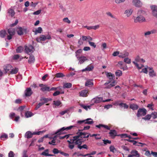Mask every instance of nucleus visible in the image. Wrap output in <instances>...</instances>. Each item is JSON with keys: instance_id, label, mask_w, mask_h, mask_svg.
<instances>
[{"instance_id": "f257e3e1", "label": "nucleus", "mask_w": 157, "mask_h": 157, "mask_svg": "<svg viewBox=\"0 0 157 157\" xmlns=\"http://www.w3.org/2000/svg\"><path fill=\"white\" fill-rule=\"evenodd\" d=\"M15 30L13 28H11L8 29L7 33L3 30L0 31V36L2 38H4L6 35H7V39L10 40L12 38V36L15 34Z\"/></svg>"}, {"instance_id": "c85d7f7f", "label": "nucleus", "mask_w": 157, "mask_h": 157, "mask_svg": "<svg viewBox=\"0 0 157 157\" xmlns=\"http://www.w3.org/2000/svg\"><path fill=\"white\" fill-rule=\"evenodd\" d=\"M85 124H91L94 123V121H93L92 119L90 118H87L85 120Z\"/></svg>"}, {"instance_id": "864d4df0", "label": "nucleus", "mask_w": 157, "mask_h": 157, "mask_svg": "<svg viewBox=\"0 0 157 157\" xmlns=\"http://www.w3.org/2000/svg\"><path fill=\"white\" fill-rule=\"evenodd\" d=\"M80 106L86 110H88V108H89V109H90V106L85 105L83 104L81 105Z\"/></svg>"}, {"instance_id": "680f3d73", "label": "nucleus", "mask_w": 157, "mask_h": 157, "mask_svg": "<svg viewBox=\"0 0 157 157\" xmlns=\"http://www.w3.org/2000/svg\"><path fill=\"white\" fill-rule=\"evenodd\" d=\"M102 141L103 142V143L105 145L107 144H110L111 143V141L110 140H103Z\"/></svg>"}, {"instance_id": "13d9d810", "label": "nucleus", "mask_w": 157, "mask_h": 157, "mask_svg": "<svg viewBox=\"0 0 157 157\" xmlns=\"http://www.w3.org/2000/svg\"><path fill=\"white\" fill-rule=\"evenodd\" d=\"M143 72L145 74H147L148 72L147 67L143 68L142 71H140V73Z\"/></svg>"}, {"instance_id": "7c9ffc66", "label": "nucleus", "mask_w": 157, "mask_h": 157, "mask_svg": "<svg viewBox=\"0 0 157 157\" xmlns=\"http://www.w3.org/2000/svg\"><path fill=\"white\" fill-rule=\"evenodd\" d=\"M0 138L2 140H4L8 138V136L7 134L3 133L1 136Z\"/></svg>"}, {"instance_id": "7ed1b4c3", "label": "nucleus", "mask_w": 157, "mask_h": 157, "mask_svg": "<svg viewBox=\"0 0 157 157\" xmlns=\"http://www.w3.org/2000/svg\"><path fill=\"white\" fill-rule=\"evenodd\" d=\"M75 144L77 145V147L78 148L80 149H81L82 148H84L86 149H88V147L87 145L86 144H84L83 145L81 146V144L83 142L82 140H75Z\"/></svg>"}, {"instance_id": "0eeeda50", "label": "nucleus", "mask_w": 157, "mask_h": 157, "mask_svg": "<svg viewBox=\"0 0 157 157\" xmlns=\"http://www.w3.org/2000/svg\"><path fill=\"white\" fill-rule=\"evenodd\" d=\"M147 113V110L144 108L139 109L137 111V116L139 117L141 116H144Z\"/></svg>"}, {"instance_id": "8fccbe9b", "label": "nucleus", "mask_w": 157, "mask_h": 157, "mask_svg": "<svg viewBox=\"0 0 157 157\" xmlns=\"http://www.w3.org/2000/svg\"><path fill=\"white\" fill-rule=\"evenodd\" d=\"M132 63L135 65L138 69H141L143 67H144L143 65H142L141 67H140L138 64L135 61H133Z\"/></svg>"}, {"instance_id": "338daca9", "label": "nucleus", "mask_w": 157, "mask_h": 157, "mask_svg": "<svg viewBox=\"0 0 157 157\" xmlns=\"http://www.w3.org/2000/svg\"><path fill=\"white\" fill-rule=\"evenodd\" d=\"M27 151L26 150H24L23 152V157H25L26 156L28 157L27 155Z\"/></svg>"}, {"instance_id": "6e6d98bb", "label": "nucleus", "mask_w": 157, "mask_h": 157, "mask_svg": "<svg viewBox=\"0 0 157 157\" xmlns=\"http://www.w3.org/2000/svg\"><path fill=\"white\" fill-rule=\"evenodd\" d=\"M44 105V103L43 102H41L39 103L35 107V109L37 110L41 106Z\"/></svg>"}, {"instance_id": "58836bf2", "label": "nucleus", "mask_w": 157, "mask_h": 157, "mask_svg": "<svg viewBox=\"0 0 157 157\" xmlns=\"http://www.w3.org/2000/svg\"><path fill=\"white\" fill-rule=\"evenodd\" d=\"M40 100L41 102H43L44 104L45 103H47L49 101V99L47 98H42L40 99Z\"/></svg>"}, {"instance_id": "423d86ee", "label": "nucleus", "mask_w": 157, "mask_h": 157, "mask_svg": "<svg viewBox=\"0 0 157 157\" xmlns=\"http://www.w3.org/2000/svg\"><path fill=\"white\" fill-rule=\"evenodd\" d=\"M75 127V126H70L69 127H67L65 128L64 127H63L60 129L58 130L55 133V134H56V135H59L63 133V131L65 130H68L71 129L72 128Z\"/></svg>"}, {"instance_id": "e433bc0d", "label": "nucleus", "mask_w": 157, "mask_h": 157, "mask_svg": "<svg viewBox=\"0 0 157 157\" xmlns=\"http://www.w3.org/2000/svg\"><path fill=\"white\" fill-rule=\"evenodd\" d=\"M42 31V29L40 27H39L37 28V29H36L35 31H33V32H35V34H36L37 33H41Z\"/></svg>"}, {"instance_id": "a19ab883", "label": "nucleus", "mask_w": 157, "mask_h": 157, "mask_svg": "<svg viewBox=\"0 0 157 157\" xmlns=\"http://www.w3.org/2000/svg\"><path fill=\"white\" fill-rule=\"evenodd\" d=\"M122 72L120 70H117L115 72V75L117 77H119L122 75Z\"/></svg>"}, {"instance_id": "052dcab7", "label": "nucleus", "mask_w": 157, "mask_h": 157, "mask_svg": "<svg viewBox=\"0 0 157 157\" xmlns=\"http://www.w3.org/2000/svg\"><path fill=\"white\" fill-rule=\"evenodd\" d=\"M109 149L110 151L113 153L115 151H116L115 148L113 146H111L109 147Z\"/></svg>"}, {"instance_id": "393cba45", "label": "nucleus", "mask_w": 157, "mask_h": 157, "mask_svg": "<svg viewBox=\"0 0 157 157\" xmlns=\"http://www.w3.org/2000/svg\"><path fill=\"white\" fill-rule=\"evenodd\" d=\"M43 92L45 91H50V87L47 86L45 85H44L40 89Z\"/></svg>"}, {"instance_id": "9b49d317", "label": "nucleus", "mask_w": 157, "mask_h": 157, "mask_svg": "<svg viewBox=\"0 0 157 157\" xmlns=\"http://www.w3.org/2000/svg\"><path fill=\"white\" fill-rule=\"evenodd\" d=\"M140 155L137 151L136 150H132L129 155L128 157H140Z\"/></svg>"}, {"instance_id": "9d476101", "label": "nucleus", "mask_w": 157, "mask_h": 157, "mask_svg": "<svg viewBox=\"0 0 157 157\" xmlns=\"http://www.w3.org/2000/svg\"><path fill=\"white\" fill-rule=\"evenodd\" d=\"M74 136L73 137V139H70V140H68L67 142L68 143L69 147L71 149H73L75 147V145L74 144H75V140H74Z\"/></svg>"}, {"instance_id": "4be33fe9", "label": "nucleus", "mask_w": 157, "mask_h": 157, "mask_svg": "<svg viewBox=\"0 0 157 157\" xmlns=\"http://www.w3.org/2000/svg\"><path fill=\"white\" fill-rule=\"evenodd\" d=\"M135 61L136 63L137 62L140 63H144L145 62V61L143 59L141 58L139 56H137L135 58Z\"/></svg>"}, {"instance_id": "bb28decb", "label": "nucleus", "mask_w": 157, "mask_h": 157, "mask_svg": "<svg viewBox=\"0 0 157 157\" xmlns=\"http://www.w3.org/2000/svg\"><path fill=\"white\" fill-rule=\"evenodd\" d=\"M48 150L46 149L41 154V155H44L45 156H54V155L50 154L48 153Z\"/></svg>"}, {"instance_id": "ddd939ff", "label": "nucleus", "mask_w": 157, "mask_h": 157, "mask_svg": "<svg viewBox=\"0 0 157 157\" xmlns=\"http://www.w3.org/2000/svg\"><path fill=\"white\" fill-rule=\"evenodd\" d=\"M151 8L152 10V15L155 17L157 16V6L153 5L151 6Z\"/></svg>"}, {"instance_id": "72a5a7b5", "label": "nucleus", "mask_w": 157, "mask_h": 157, "mask_svg": "<svg viewBox=\"0 0 157 157\" xmlns=\"http://www.w3.org/2000/svg\"><path fill=\"white\" fill-rule=\"evenodd\" d=\"M149 75L151 77H153L156 76V73L153 70H152L149 72Z\"/></svg>"}, {"instance_id": "a18cd8bd", "label": "nucleus", "mask_w": 157, "mask_h": 157, "mask_svg": "<svg viewBox=\"0 0 157 157\" xmlns=\"http://www.w3.org/2000/svg\"><path fill=\"white\" fill-rule=\"evenodd\" d=\"M56 137V136H55L54 138H53V140L51 142H48V144H52L53 145H56L55 143H56V139H55V138Z\"/></svg>"}, {"instance_id": "f704fd0d", "label": "nucleus", "mask_w": 157, "mask_h": 157, "mask_svg": "<svg viewBox=\"0 0 157 157\" xmlns=\"http://www.w3.org/2000/svg\"><path fill=\"white\" fill-rule=\"evenodd\" d=\"M72 86V84L70 83H66L64 84L63 85V87L64 88H70Z\"/></svg>"}, {"instance_id": "49530a36", "label": "nucleus", "mask_w": 157, "mask_h": 157, "mask_svg": "<svg viewBox=\"0 0 157 157\" xmlns=\"http://www.w3.org/2000/svg\"><path fill=\"white\" fill-rule=\"evenodd\" d=\"M52 152L55 154H56L58 153H60V152H61V151H60V150H59L57 148H55L53 149Z\"/></svg>"}, {"instance_id": "6ab92c4d", "label": "nucleus", "mask_w": 157, "mask_h": 157, "mask_svg": "<svg viewBox=\"0 0 157 157\" xmlns=\"http://www.w3.org/2000/svg\"><path fill=\"white\" fill-rule=\"evenodd\" d=\"M88 91L87 90H84L79 92V95L80 96L82 97H86L87 96Z\"/></svg>"}, {"instance_id": "a211bd4d", "label": "nucleus", "mask_w": 157, "mask_h": 157, "mask_svg": "<svg viewBox=\"0 0 157 157\" xmlns=\"http://www.w3.org/2000/svg\"><path fill=\"white\" fill-rule=\"evenodd\" d=\"M46 40V36L44 35H41L40 37H37L36 40L37 42H40L42 41H44Z\"/></svg>"}, {"instance_id": "6e6552de", "label": "nucleus", "mask_w": 157, "mask_h": 157, "mask_svg": "<svg viewBox=\"0 0 157 157\" xmlns=\"http://www.w3.org/2000/svg\"><path fill=\"white\" fill-rule=\"evenodd\" d=\"M106 75L107 77L109 79V81L105 82L104 84L105 86H106L110 83L113 80V78L115 77L114 75L110 72H107Z\"/></svg>"}, {"instance_id": "c9c22d12", "label": "nucleus", "mask_w": 157, "mask_h": 157, "mask_svg": "<svg viewBox=\"0 0 157 157\" xmlns=\"http://www.w3.org/2000/svg\"><path fill=\"white\" fill-rule=\"evenodd\" d=\"M8 13L10 15H11L12 17H13L15 14V12L12 9H9L8 10Z\"/></svg>"}, {"instance_id": "e2e57ef3", "label": "nucleus", "mask_w": 157, "mask_h": 157, "mask_svg": "<svg viewBox=\"0 0 157 157\" xmlns=\"http://www.w3.org/2000/svg\"><path fill=\"white\" fill-rule=\"evenodd\" d=\"M90 126H84L83 129H78V131H82L83 130H88L90 129Z\"/></svg>"}, {"instance_id": "f03ea898", "label": "nucleus", "mask_w": 157, "mask_h": 157, "mask_svg": "<svg viewBox=\"0 0 157 157\" xmlns=\"http://www.w3.org/2000/svg\"><path fill=\"white\" fill-rule=\"evenodd\" d=\"M146 14L145 12L142 10H138L137 14L138 16L134 18V22L135 23L141 22L145 21V19L144 17Z\"/></svg>"}, {"instance_id": "603ef678", "label": "nucleus", "mask_w": 157, "mask_h": 157, "mask_svg": "<svg viewBox=\"0 0 157 157\" xmlns=\"http://www.w3.org/2000/svg\"><path fill=\"white\" fill-rule=\"evenodd\" d=\"M77 155L78 156H83V157H85L86 156L88 155H89V154H87L86 155H83L81 153H77L76 152H75L74 154V155Z\"/></svg>"}, {"instance_id": "bf43d9fd", "label": "nucleus", "mask_w": 157, "mask_h": 157, "mask_svg": "<svg viewBox=\"0 0 157 157\" xmlns=\"http://www.w3.org/2000/svg\"><path fill=\"white\" fill-rule=\"evenodd\" d=\"M117 136H120L122 138H125L127 137L128 135L127 134H122L118 135Z\"/></svg>"}, {"instance_id": "2f4dec72", "label": "nucleus", "mask_w": 157, "mask_h": 157, "mask_svg": "<svg viewBox=\"0 0 157 157\" xmlns=\"http://www.w3.org/2000/svg\"><path fill=\"white\" fill-rule=\"evenodd\" d=\"M18 69L17 68H15L14 69H12L9 72V73L11 74H16L17 73Z\"/></svg>"}, {"instance_id": "dca6fc26", "label": "nucleus", "mask_w": 157, "mask_h": 157, "mask_svg": "<svg viewBox=\"0 0 157 157\" xmlns=\"http://www.w3.org/2000/svg\"><path fill=\"white\" fill-rule=\"evenodd\" d=\"M110 136L112 139H114L115 136H117V133L116 131L115 130H111L109 132Z\"/></svg>"}, {"instance_id": "cd10ccee", "label": "nucleus", "mask_w": 157, "mask_h": 157, "mask_svg": "<svg viewBox=\"0 0 157 157\" xmlns=\"http://www.w3.org/2000/svg\"><path fill=\"white\" fill-rule=\"evenodd\" d=\"M94 67L93 66L91 65L90 66H88L86 68L83 69L82 70V72L86 71H91L94 69Z\"/></svg>"}, {"instance_id": "79ce46f5", "label": "nucleus", "mask_w": 157, "mask_h": 157, "mask_svg": "<svg viewBox=\"0 0 157 157\" xmlns=\"http://www.w3.org/2000/svg\"><path fill=\"white\" fill-rule=\"evenodd\" d=\"M23 47L21 46H20L17 48L16 50V51L17 53H21L23 51Z\"/></svg>"}, {"instance_id": "5fc2aeb1", "label": "nucleus", "mask_w": 157, "mask_h": 157, "mask_svg": "<svg viewBox=\"0 0 157 157\" xmlns=\"http://www.w3.org/2000/svg\"><path fill=\"white\" fill-rule=\"evenodd\" d=\"M151 118V115L148 114L145 117H143V119L145 120H149Z\"/></svg>"}, {"instance_id": "412c9836", "label": "nucleus", "mask_w": 157, "mask_h": 157, "mask_svg": "<svg viewBox=\"0 0 157 157\" xmlns=\"http://www.w3.org/2000/svg\"><path fill=\"white\" fill-rule=\"evenodd\" d=\"M35 59L34 56L32 55L30 56L29 59L28 60V62L29 64L33 63H34Z\"/></svg>"}, {"instance_id": "3c124183", "label": "nucleus", "mask_w": 157, "mask_h": 157, "mask_svg": "<svg viewBox=\"0 0 157 157\" xmlns=\"http://www.w3.org/2000/svg\"><path fill=\"white\" fill-rule=\"evenodd\" d=\"M106 15L109 16L113 18L116 19L115 17L111 13V12H108L106 13Z\"/></svg>"}, {"instance_id": "1a4fd4ad", "label": "nucleus", "mask_w": 157, "mask_h": 157, "mask_svg": "<svg viewBox=\"0 0 157 157\" xmlns=\"http://www.w3.org/2000/svg\"><path fill=\"white\" fill-rule=\"evenodd\" d=\"M27 29L26 28H22L20 27L17 28V34L19 35H22L24 33H27Z\"/></svg>"}, {"instance_id": "4d7b16f0", "label": "nucleus", "mask_w": 157, "mask_h": 157, "mask_svg": "<svg viewBox=\"0 0 157 157\" xmlns=\"http://www.w3.org/2000/svg\"><path fill=\"white\" fill-rule=\"evenodd\" d=\"M63 21L65 22L68 24H70L71 22V21L68 19L67 17H65L63 19Z\"/></svg>"}, {"instance_id": "69168bd1", "label": "nucleus", "mask_w": 157, "mask_h": 157, "mask_svg": "<svg viewBox=\"0 0 157 157\" xmlns=\"http://www.w3.org/2000/svg\"><path fill=\"white\" fill-rule=\"evenodd\" d=\"M15 155L13 152L12 151H10L8 154L9 157H14Z\"/></svg>"}, {"instance_id": "473e14b6", "label": "nucleus", "mask_w": 157, "mask_h": 157, "mask_svg": "<svg viewBox=\"0 0 157 157\" xmlns=\"http://www.w3.org/2000/svg\"><path fill=\"white\" fill-rule=\"evenodd\" d=\"M95 102L98 103L102 101V98L101 97H98L94 99Z\"/></svg>"}, {"instance_id": "0e129e2a", "label": "nucleus", "mask_w": 157, "mask_h": 157, "mask_svg": "<svg viewBox=\"0 0 157 157\" xmlns=\"http://www.w3.org/2000/svg\"><path fill=\"white\" fill-rule=\"evenodd\" d=\"M89 44L90 46H92L94 48H95L96 47V45L94 42H93L91 41H89Z\"/></svg>"}, {"instance_id": "09e8293b", "label": "nucleus", "mask_w": 157, "mask_h": 157, "mask_svg": "<svg viewBox=\"0 0 157 157\" xmlns=\"http://www.w3.org/2000/svg\"><path fill=\"white\" fill-rule=\"evenodd\" d=\"M32 115V113L29 111H27L25 113V116L26 117H31Z\"/></svg>"}, {"instance_id": "39448f33", "label": "nucleus", "mask_w": 157, "mask_h": 157, "mask_svg": "<svg viewBox=\"0 0 157 157\" xmlns=\"http://www.w3.org/2000/svg\"><path fill=\"white\" fill-rule=\"evenodd\" d=\"M44 132L42 131H39L37 132H33L32 133L30 131H27L26 132L25 134V136L27 139H29L32 138L33 135H39L41 133H42Z\"/></svg>"}, {"instance_id": "f8f14e48", "label": "nucleus", "mask_w": 157, "mask_h": 157, "mask_svg": "<svg viewBox=\"0 0 157 157\" xmlns=\"http://www.w3.org/2000/svg\"><path fill=\"white\" fill-rule=\"evenodd\" d=\"M33 47L31 45L28 46H25V52L27 54H29V53H31L33 52Z\"/></svg>"}, {"instance_id": "f3484780", "label": "nucleus", "mask_w": 157, "mask_h": 157, "mask_svg": "<svg viewBox=\"0 0 157 157\" xmlns=\"http://www.w3.org/2000/svg\"><path fill=\"white\" fill-rule=\"evenodd\" d=\"M77 58L79 61L78 63L81 64L84 62L85 61L87 60L86 57L84 56H81L78 57Z\"/></svg>"}, {"instance_id": "c756f323", "label": "nucleus", "mask_w": 157, "mask_h": 157, "mask_svg": "<svg viewBox=\"0 0 157 157\" xmlns=\"http://www.w3.org/2000/svg\"><path fill=\"white\" fill-rule=\"evenodd\" d=\"M129 107L130 109H132L133 110H136L139 107L138 106L135 104H131L129 106Z\"/></svg>"}, {"instance_id": "a878e982", "label": "nucleus", "mask_w": 157, "mask_h": 157, "mask_svg": "<svg viewBox=\"0 0 157 157\" xmlns=\"http://www.w3.org/2000/svg\"><path fill=\"white\" fill-rule=\"evenodd\" d=\"M115 85V81L114 80H113V82L109 85H106L105 88L106 89H109L112 87L114 86Z\"/></svg>"}, {"instance_id": "ea45409f", "label": "nucleus", "mask_w": 157, "mask_h": 157, "mask_svg": "<svg viewBox=\"0 0 157 157\" xmlns=\"http://www.w3.org/2000/svg\"><path fill=\"white\" fill-rule=\"evenodd\" d=\"M93 85V83L90 80L87 81L85 83V86H88L89 87L92 85Z\"/></svg>"}, {"instance_id": "2eb2a0df", "label": "nucleus", "mask_w": 157, "mask_h": 157, "mask_svg": "<svg viewBox=\"0 0 157 157\" xmlns=\"http://www.w3.org/2000/svg\"><path fill=\"white\" fill-rule=\"evenodd\" d=\"M132 2L133 4L137 7H140L142 4V2L139 0H133Z\"/></svg>"}, {"instance_id": "4c0bfd02", "label": "nucleus", "mask_w": 157, "mask_h": 157, "mask_svg": "<svg viewBox=\"0 0 157 157\" xmlns=\"http://www.w3.org/2000/svg\"><path fill=\"white\" fill-rule=\"evenodd\" d=\"M55 76L57 78H62L65 76V75L62 73H59L56 74Z\"/></svg>"}, {"instance_id": "c03bdc74", "label": "nucleus", "mask_w": 157, "mask_h": 157, "mask_svg": "<svg viewBox=\"0 0 157 157\" xmlns=\"http://www.w3.org/2000/svg\"><path fill=\"white\" fill-rule=\"evenodd\" d=\"M124 62L128 64H130L131 63V60L128 58H124Z\"/></svg>"}, {"instance_id": "774afa93", "label": "nucleus", "mask_w": 157, "mask_h": 157, "mask_svg": "<svg viewBox=\"0 0 157 157\" xmlns=\"http://www.w3.org/2000/svg\"><path fill=\"white\" fill-rule=\"evenodd\" d=\"M60 94V91H56L53 94V95L54 96H55L59 95Z\"/></svg>"}, {"instance_id": "37998d69", "label": "nucleus", "mask_w": 157, "mask_h": 157, "mask_svg": "<svg viewBox=\"0 0 157 157\" xmlns=\"http://www.w3.org/2000/svg\"><path fill=\"white\" fill-rule=\"evenodd\" d=\"M54 104L56 106H59L61 104V102L59 100L53 101Z\"/></svg>"}, {"instance_id": "de8ad7c7", "label": "nucleus", "mask_w": 157, "mask_h": 157, "mask_svg": "<svg viewBox=\"0 0 157 157\" xmlns=\"http://www.w3.org/2000/svg\"><path fill=\"white\" fill-rule=\"evenodd\" d=\"M151 117H152L153 119L156 118H157V113L155 112L152 113L151 114Z\"/></svg>"}, {"instance_id": "5701e85b", "label": "nucleus", "mask_w": 157, "mask_h": 157, "mask_svg": "<svg viewBox=\"0 0 157 157\" xmlns=\"http://www.w3.org/2000/svg\"><path fill=\"white\" fill-rule=\"evenodd\" d=\"M96 127L98 128H100L101 127H103L107 130H110V128L107 125H103L102 124H100L99 125H96Z\"/></svg>"}, {"instance_id": "aec40b11", "label": "nucleus", "mask_w": 157, "mask_h": 157, "mask_svg": "<svg viewBox=\"0 0 157 157\" xmlns=\"http://www.w3.org/2000/svg\"><path fill=\"white\" fill-rule=\"evenodd\" d=\"M12 66L10 64H7L4 67V69L6 73H9L11 70Z\"/></svg>"}, {"instance_id": "b1692460", "label": "nucleus", "mask_w": 157, "mask_h": 157, "mask_svg": "<svg viewBox=\"0 0 157 157\" xmlns=\"http://www.w3.org/2000/svg\"><path fill=\"white\" fill-rule=\"evenodd\" d=\"M132 12L133 10L131 9L130 10H127L125 11L124 13L126 14L128 17H129L131 15Z\"/></svg>"}, {"instance_id": "20e7f679", "label": "nucleus", "mask_w": 157, "mask_h": 157, "mask_svg": "<svg viewBox=\"0 0 157 157\" xmlns=\"http://www.w3.org/2000/svg\"><path fill=\"white\" fill-rule=\"evenodd\" d=\"M81 131H78L77 133L76 136H74V140H82V139L83 138V136H86V135L88 134V133L85 132H80Z\"/></svg>"}, {"instance_id": "4468645a", "label": "nucleus", "mask_w": 157, "mask_h": 157, "mask_svg": "<svg viewBox=\"0 0 157 157\" xmlns=\"http://www.w3.org/2000/svg\"><path fill=\"white\" fill-rule=\"evenodd\" d=\"M33 93V92L30 88H27L25 91V95L26 97L30 96Z\"/></svg>"}]
</instances>
